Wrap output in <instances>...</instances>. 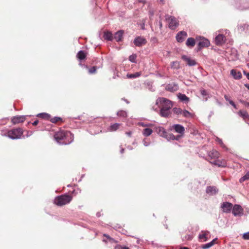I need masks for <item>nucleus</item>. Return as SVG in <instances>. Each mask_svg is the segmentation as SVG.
I'll return each instance as SVG.
<instances>
[{"label":"nucleus","mask_w":249,"mask_h":249,"mask_svg":"<svg viewBox=\"0 0 249 249\" xmlns=\"http://www.w3.org/2000/svg\"><path fill=\"white\" fill-rule=\"evenodd\" d=\"M178 97L180 101L185 103H188L189 101V98L184 94L179 93Z\"/></svg>","instance_id":"26"},{"label":"nucleus","mask_w":249,"mask_h":249,"mask_svg":"<svg viewBox=\"0 0 249 249\" xmlns=\"http://www.w3.org/2000/svg\"><path fill=\"white\" fill-rule=\"evenodd\" d=\"M72 197L67 194L62 195L56 197L54 199V203L57 206H62L69 203Z\"/></svg>","instance_id":"4"},{"label":"nucleus","mask_w":249,"mask_h":249,"mask_svg":"<svg viewBox=\"0 0 249 249\" xmlns=\"http://www.w3.org/2000/svg\"><path fill=\"white\" fill-rule=\"evenodd\" d=\"M156 131L160 137L165 138L168 141L178 140L179 137H175V136L173 134L168 133L162 127L159 126L157 127Z\"/></svg>","instance_id":"5"},{"label":"nucleus","mask_w":249,"mask_h":249,"mask_svg":"<svg viewBox=\"0 0 249 249\" xmlns=\"http://www.w3.org/2000/svg\"><path fill=\"white\" fill-rule=\"evenodd\" d=\"M239 114L241 116H242L243 118L244 119L249 118V115L248 114V112L246 111L240 110L239 112Z\"/></svg>","instance_id":"32"},{"label":"nucleus","mask_w":249,"mask_h":249,"mask_svg":"<svg viewBox=\"0 0 249 249\" xmlns=\"http://www.w3.org/2000/svg\"><path fill=\"white\" fill-rule=\"evenodd\" d=\"M210 45V42L208 39L203 37L201 38L197 45L198 50H200L202 48L204 47H208Z\"/></svg>","instance_id":"11"},{"label":"nucleus","mask_w":249,"mask_h":249,"mask_svg":"<svg viewBox=\"0 0 249 249\" xmlns=\"http://www.w3.org/2000/svg\"><path fill=\"white\" fill-rule=\"evenodd\" d=\"M196 44L195 40L194 38L192 37H189L187 39L186 42V45L187 46L189 47H193Z\"/></svg>","instance_id":"24"},{"label":"nucleus","mask_w":249,"mask_h":249,"mask_svg":"<svg viewBox=\"0 0 249 249\" xmlns=\"http://www.w3.org/2000/svg\"><path fill=\"white\" fill-rule=\"evenodd\" d=\"M96 71V67L95 66L92 67L89 70V72L90 74H92L95 72Z\"/></svg>","instance_id":"43"},{"label":"nucleus","mask_w":249,"mask_h":249,"mask_svg":"<svg viewBox=\"0 0 249 249\" xmlns=\"http://www.w3.org/2000/svg\"><path fill=\"white\" fill-rule=\"evenodd\" d=\"M156 104L160 108V115L163 117H167L170 114V110L173 107L172 102L164 97L158 98Z\"/></svg>","instance_id":"1"},{"label":"nucleus","mask_w":249,"mask_h":249,"mask_svg":"<svg viewBox=\"0 0 249 249\" xmlns=\"http://www.w3.org/2000/svg\"><path fill=\"white\" fill-rule=\"evenodd\" d=\"M193 236L191 235H187L184 237L183 239L186 240H190L192 239Z\"/></svg>","instance_id":"48"},{"label":"nucleus","mask_w":249,"mask_h":249,"mask_svg":"<svg viewBox=\"0 0 249 249\" xmlns=\"http://www.w3.org/2000/svg\"><path fill=\"white\" fill-rule=\"evenodd\" d=\"M104 235V236H106L107 238L108 242H109L110 243H113L116 242L115 240L114 239L111 238L109 235L106 234H105Z\"/></svg>","instance_id":"42"},{"label":"nucleus","mask_w":249,"mask_h":249,"mask_svg":"<svg viewBox=\"0 0 249 249\" xmlns=\"http://www.w3.org/2000/svg\"><path fill=\"white\" fill-rule=\"evenodd\" d=\"M248 179H249V171L248 172L245 176H244L239 179V181L240 183H242L245 180Z\"/></svg>","instance_id":"35"},{"label":"nucleus","mask_w":249,"mask_h":249,"mask_svg":"<svg viewBox=\"0 0 249 249\" xmlns=\"http://www.w3.org/2000/svg\"><path fill=\"white\" fill-rule=\"evenodd\" d=\"M164 0H160V2H162V3H164Z\"/></svg>","instance_id":"62"},{"label":"nucleus","mask_w":249,"mask_h":249,"mask_svg":"<svg viewBox=\"0 0 249 249\" xmlns=\"http://www.w3.org/2000/svg\"><path fill=\"white\" fill-rule=\"evenodd\" d=\"M233 206L231 203L225 202L222 204L221 208L224 213H230L232 209Z\"/></svg>","instance_id":"14"},{"label":"nucleus","mask_w":249,"mask_h":249,"mask_svg":"<svg viewBox=\"0 0 249 249\" xmlns=\"http://www.w3.org/2000/svg\"><path fill=\"white\" fill-rule=\"evenodd\" d=\"M124 148H121V151H120L121 153V154H123V152H124Z\"/></svg>","instance_id":"58"},{"label":"nucleus","mask_w":249,"mask_h":249,"mask_svg":"<svg viewBox=\"0 0 249 249\" xmlns=\"http://www.w3.org/2000/svg\"><path fill=\"white\" fill-rule=\"evenodd\" d=\"M201 94L203 96H206L208 95V93L206 90L205 89H201L200 90Z\"/></svg>","instance_id":"49"},{"label":"nucleus","mask_w":249,"mask_h":249,"mask_svg":"<svg viewBox=\"0 0 249 249\" xmlns=\"http://www.w3.org/2000/svg\"><path fill=\"white\" fill-rule=\"evenodd\" d=\"M145 21H144L143 22V23L141 25V28L142 29V30H144L145 29L144 27H145Z\"/></svg>","instance_id":"54"},{"label":"nucleus","mask_w":249,"mask_h":249,"mask_svg":"<svg viewBox=\"0 0 249 249\" xmlns=\"http://www.w3.org/2000/svg\"><path fill=\"white\" fill-rule=\"evenodd\" d=\"M125 134L129 137H131V135L132 134L131 131L126 132Z\"/></svg>","instance_id":"53"},{"label":"nucleus","mask_w":249,"mask_h":249,"mask_svg":"<svg viewBox=\"0 0 249 249\" xmlns=\"http://www.w3.org/2000/svg\"><path fill=\"white\" fill-rule=\"evenodd\" d=\"M219 156V153L215 150H212L208 153V157L211 160H215L217 159Z\"/></svg>","instance_id":"17"},{"label":"nucleus","mask_w":249,"mask_h":249,"mask_svg":"<svg viewBox=\"0 0 249 249\" xmlns=\"http://www.w3.org/2000/svg\"><path fill=\"white\" fill-rule=\"evenodd\" d=\"M123 34H124V32L122 30H120V31L117 32L115 34L114 38L116 40V41L118 42L122 40Z\"/></svg>","instance_id":"23"},{"label":"nucleus","mask_w":249,"mask_h":249,"mask_svg":"<svg viewBox=\"0 0 249 249\" xmlns=\"http://www.w3.org/2000/svg\"><path fill=\"white\" fill-rule=\"evenodd\" d=\"M60 119H61V118H59V117H54L51 120V121L53 123H55L57 122L59 120H60Z\"/></svg>","instance_id":"47"},{"label":"nucleus","mask_w":249,"mask_h":249,"mask_svg":"<svg viewBox=\"0 0 249 249\" xmlns=\"http://www.w3.org/2000/svg\"><path fill=\"white\" fill-rule=\"evenodd\" d=\"M171 85H168L167 87L168 89L171 91L176 90L178 89V87L177 85H174L173 87H171Z\"/></svg>","instance_id":"40"},{"label":"nucleus","mask_w":249,"mask_h":249,"mask_svg":"<svg viewBox=\"0 0 249 249\" xmlns=\"http://www.w3.org/2000/svg\"><path fill=\"white\" fill-rule=\"evenodd\" d=\"M216 239H217L216 238H215L211 242L202 245V248L203 249H208L210 248V247H211L212 246H213L214 245V242Z\"/></svg>","instance_id":"29"},{"label":"nucleus","mask_w":249,"mask_h":249,"mask_svg":"<svg viewBox=\"0 0 249 249\" xmlns=\"http://www.w3.org/2000/svg\"><path fill=\"white\" fill-rule=\"evenodd\" d=\"M54 139L60 144H69L73 140V135L70 131H60L54 136Z\"/></svg>","instance_id":"2"},{"label":"nucleus","mask_w":249,"mask_h":249,"mask_svg":"<svg viewBox=\"0 0 249 249\" xmlns=\"http://www.w3.org/2000/svg\"><path fill=\"white\" fill-rule=\"evenodd\" d=\"M38 123V121L37 120H36L35 121H34L32 124L33 125H36Z\"/></svg>","instance_id":"56"},{"label":"nucleus","mask_w":249,"mask_h":249,"mask_svg":"<svg viewBox=\"0 0 249 249\" xmlns=\"http://www.w3.org/2000/svg\"><path fill=\"white\" fill-rule=\"evenodd\" d=\"M225 36L222 34H218L215 37V43L217 45H221L225 42Z\"/></svg>","instance_id":"15"},{"label":"nucleus","mask_w":249,"mask_h":249,"mask_svg":"<svg viewBox=\"0 0 249 249\" xmlns=\"http://www.w3.org/2000/svg\"><path fill=\"white\" fill-rule=\"evenodd\" d=\"M231 74L235 79H240L242 77V74L239 71L232 69L231 71Z\"/></svg>","instance_id":"22"},{"label":"nucleus","mask_w":249,"mask_h":249,"mask_svg":"<svg viewBox=\"0 0 249 249\" xmlns=\"http://www.w3.org/2000/svg\"><path fill=\"white\" fill-rule=\"evenodd\" d=\"M138 124L140 126H143V127H147V126H150L152 125V124H145L142 122L139 123Z\"/></svg>","instance_id":"44"},{"label":"nucleus","mask_w":249,"mask_h":249,"mask_svg":"<svg viewBox=\"0 0 249 249\" xmlns=\"http://www.w3.org/2000/svg\"><path fill=\"white\" fill-rule=\"evenodd\" d=\"M165 19L171 30L175 29L178 26V21L174 17L167 15L165 16Z\"/></svg>","instance_id":"9"},{"label":"nucleus","mask_w":249,"mask_h":249,"mask_svg":"<svg viewBox=\"0 0 249 249\" xmlns=\"http://www.w3.org/2000/svg\"><path fill=\"white\" fill-rule=\"evenodd\" d=\"M173 112L177 115H182L183 110L180 108L174 107L173 109Z\"/></svg>","instance_id":"36"},{"label":"nucleus","mask_w":249,"mask_h":249,"mask_svg":"<svg viewBox=\"0 0 249 249\" xmlns=\"http://www.w3.org/2000/svg\"><path fill=\"white\" fill-rule=\"evenodd\" d=\"M229 103L235 108H236V105L234 104V103L231 101V100H229Z\"/></svg>","instance_id":"51"},{"label":"nucleus","mask_w":249,"mask_h":249,"mask_svg":"<svg viewBox=\"0 0 249 249\" xmlns=\"http://www.w3.org/2000/svg\"><path fill=\"white\" fill-rule=\"evenodd\" d=\"M212 164L217 166L218 167H225L226 163L225 160H219L216 159L215 160L210 161Z\"/></svg>","instance_id":"20"},{"label":"nucleus","mask_w":249,"mask_h":249,"mask_svg":"<svg viewBox=\"0 0 249 249\" xmlns=\"http://www.w3.org/2000/svg\"><path fill=\"white\" fill-rule=\"evenodd\" d=\"M215 140L216 142H217L218 143V144L223 148H226V146L225 145V144L223 143L221 139H220V138H218V137H216V139H215Z\"/></svg>","instance_id":"38"},{"label":"nucleus","mask_w":249,"mask_h":249,"mask_svg":"<svg viewBox=\"0 0 249 249\" xmlns=\"http://www.w3.org/2000/svg\"><path fill=\"white\" fill-rule=\"evenodd\" d=\"M152 130L149 128H145L143 129L142 131L143 135L145 137H148L150 136L152 133Z\"/></svg>","instance_id":"28"},{"label":"nucleus","mask_w":249,"mask_h":249,"mask_svg":"<svg viewBox=\"0 0 249 249\" xmlns=\"http://www.w3.org/2000/svg\"><path fill=\"white\" fill-rule=\"evenodd\" d=\"M156 131L160 137L165 138L168 141L178 140L179 137H175V136L173 134L168 133L162 127L159 126L157 127Z\"/></svg>","instance_id":"6"},{"label":"nucleus","mask_w":249,"mask_h":249,"mask_svg":"<svg viewBox=\"0 0 249 249\" xmlns=\"http://www.w3.org/2000/svg\"><path fill=\"white\" fill-rule=\"evenodd\" d=\"M237 58V53L235 54V57L233 59L234 60H235Z\"/></svg>","instance_id":"61"},{"label":"nucleus","mask_w":249,"mask_h":249,"mask_svg":"<svg viewBox=\"0 0 249 249\" xmlns=\"http://www.w3.org/2000/svg\"><path fill=\"white\" fill-rule=\"evenodd\" d=\"M246 87L249 90V84H246Z\"/></svg>","instance_id":"59"},{"label":"nucleus","mask_w":249,"mask_h":249,"mask_svg":"<svg viewBox=\"0 0 249 249\" xmlns=\"http://www.w3.org/2000/svg\"><path fill=\"white\" fill-rule=\"evenodd\" d=\"M169 130L171 131L175 130L176 132L178 133V135L175 136V137H179L178 140L183 136L185 131L184 127L179 124L172 125L170 127Z\"/></svg>","instance_id":"8"},{"label":"nucleus","mask_w":249,"mask_h":249,"mask_svg":"<svg viewBox=\"0 0 249 249\" xmlns=\"http://www.w3.org/2000/svg\"><path fill=\"white\" fill-rule=\"evenodd\" d=\"M244 74L246 75L247 78L249 79V73H247L246 71H244Z\"/></svg>","instance_id":"57"},{"label":"nucleus","mask_w":249,"mask_h":249,"mask_svg":"<svg viewBox=\"0 0 249 249\" xmlns=\"http://www.w3.org/2000/svg\"><path fill=\"white\" fill-rule=\"evenodd\" d=\"M180 249H189L187 247H182Z\"/></svg>","instance_id":"60"},{"label":"nucleus","mask_w":249,"mask_h":249,"mask_svg":"<svg viewBox=\"0 0 249 249\" xmlns=\"http://www.w3.org/2000/svg\"><path fill=\"white\" fill-rule=\"evenodd\" d=\"M187 36V34L186 32L183 31H180L176 35V40L178 42H182Z\"/></svg>","instance_id":"13"},{"label":"nucleus","mask_w":249,"mask_h":249,"mask_svg":"<svg viewBox=\"0 0 249 249\" xmlns=\"http://www.w3.org/2000/svg\"><path fill=\"white\" fill-rule=\"evenodd\" d=\"M209 234V232L208 231H201L199 234L198 238L201 242H205L208 240V235Z\"/></svg>","instance_id":"19"},{"label":"nucleus","mask_w":249,"mask_h":249,"mask_svg":"<svg viewBox=\"0 0 249 249\" xmlns=\"http://www.w3.org/2000/svg\"><path fill=\"white\" fill-rule=\"evenodd\" d=\"M37 116L42 118L45 119H48L50 117V115L46 113H39L37 115Z\"/></svg>","instance_id":"37"},{"label":"nucleus","mask_w":249,"mask_h":249,"mask_svg":"<svg viewBox=\"0 0 249 249\" xmlns=\"http://www.w3.org/2000/svg\"><path fill=\"white\" fill-rule=\"evenodd\" d=\"M171 67L173 69H178L179 68V63L178 61L172 62Z\"/></svg>","instance_id":"33"},{"label":"nucleus","mask_w":249,"mask_h":249,"mask_svg":"<svg viewBox=\"0 0 249 249\" xmlns=\"http://www.w3.org/2000/svg\"><path fill=\"white\" fill-rule=\"evenodd\" d=\"M146 40L145 38L141 36H138L134 40V43L136 46H141L146 44Z\"/></svg>","instance_id":"16"},{"label":"nucleus","mask_w":249,"mask_h":249,"mask_svg":"<svg viewBox=\"0 0 249 249\" xmlns=\"http://www.w3.org/2000/svg\"><path fill=\"white\" fill-rule=\"evenodd\" d=\"M124 249H129L128 247H124Z\"/></svg>","instance_id":"64"},{"label":"nucleus","mask_w":249,"mask_h":249,"mask_svg":"<svg viewBox=\"0 0 249 249\" xmlns=\"http://www.w3.org/2000/svg\"><path fill=\"white\" fill-rule=\"evenodd\" d=\"M142 142L145 146H148L150 144V142L149 141H147L146 139H144L142 141Z\"/></svg>","instance_id":"46"},{"label":"nucleus","mask_w":249,"mask_h":249,"mask_svg":"<svg viewBox=\"0 0 249 249\" xmlns=\"http://www.w3.org/2000/svg\"><path fill=\"white\" fill-rule=\"evenodd\" d=\"M117 115L119 116L123 117H126L127 116V113L124 111H120L118 112Z\"/></svg>","instance_id":"39"},{"label":"nucleus","mask_w":249,"mask_h":249,"mask_svg":"<svg viewBox=\"0 0 249 249\" xmlns=\"http://www.w3.org/2000/svg\"><path fill=\"white\" fill-rule=\"evenodd\" d=\"M104 37L107 40H112L113 38L112 34L110 32H106L104 33Z\"/></svg>","instance_id":"30"},{"label":"nucleus","mask_w":249,"mask_h":249,"mask_svg":"<svg viewBox=\"0 0 249 249\" xmlns=\"http://www.w3.org/2000/svg\"><path fill=\"white\" fill-rule=\"evenodd\" d=\"M22 134L23 131L22 129L20 128L13 129L7 132H1V135L2 136H7L13 140L20 139Z\"/></svg>","instance_id":"3"},{"label":"nucleus","mask_w":249,"mask_h":249,"mask_svg":"<svg viewBox=\"0 0 249 249\" xmlns=\"http://www.w3.org/2000/svg\"><path fill=\"white\" fill-rule=\"evenodd\" d=\"M77 58L79 60L81 61L86 58V54L83 51H80L77 54Z\"/></svg>","instance_id":"27"},{"label":"nucleus","mask_w":249,"mask_h":249,"mask_svg":"<svg viewBox=\"0 0 249 249\" xmlns=\"http://www.w3.org/2000/svg\"><path fill=\"white\" fill-rule=\"evenodd\" d=\"M243 238L245 240H249V231L243 234Z\"/></svg>","instance_id":"45"},{"label":"nucleus","mask_w":249,"mask_h":249,"mask_svg":"<svg viewBox=\"0 0 249 249\" xmlns=\"http://www.w3.org/2000/svg\"><path fill=\"white\" fill-rule=\"evenodd\" d=\"M115 249H124V247H122L119 245H117L115 247Z\"/></svg>","instance_id":"52"},{"label":"nucleus","mask_w":249,"mask_h":249,"mask_svg":"<svg viewBox=\"0 0 249 249\" xmlns=\"http://www.w3.org/2000/svg\"><path fill=\"white\" fill-rule=\"evenodd\" d=\"M156 131L160 137L165 138L168 141L178 140L179 137H175V136L173 134L168 133L162 127L159 126L157 127Z\"/></svg>","instance_id":"7"},{"label":"nucleus","mask_w":249,"mask_h":249,"mask_svg":"<svg viewBox=\"0 0 249 249\" xmlns=\"http://www.w3.org/2000/svg\"><path fill=\"white\" fill-rule=\"evenodd\" d=\"M120 124L119 123H115L110 125V126L107 128L108 131H115L117 130Z\"/></svg>","instance_id":"25"},{"label":"nucleus","mask_w":249,"mask_h":249,"mask_svg":"<svg viewBox=\"0 0 249 249\" xmlns=\"http://www.w3.org/2000/svg\"><path fill=\"white\" fill-rule=\"evenodd\" d=\"M160 28L162 27V23L160 22Z\"/></svg>","instance_id":"63"},{"label":"nucleus","mask_w":249,"mask_h":249,"mask_svg":"<svg viewBox=\"0 0 249 249\" xmlns=\"http://www.w3.org/2000/svg\"><path fill=\"white\" fill-rule=\"evenodd\" d=\"M182 115V116L187 118H193L194 116V115L192 113H190L187 110H183Z\"/></svg>","instance_id":"31"},{"label":"nucleus","mask_w":249,"mask_h":249,"mask_svg":"<svg viewBox=\"0 0 249 249\" xmlns=\"http://www.w3.org/2000/svg\"><path fill=\"white\" fill-rule=\"evenodd\" d=\"M136 59V55L135 54L131 55L129 57V60L131 62L135 63Z\"/></svg>","instance_id":"41"},{"label":"nucleus","mask_w":249,"mask_h":249,"mask_svg":"<svg viewBox=\"0 0 249 249\" xmlns=\"http://www.w3.org/2000/svg\"><path fill=\"white\" fill-rule=\"evenodd\" d=\"M224 98L227 101L229 102V100H231L227 95H224Z\"/></svg>","instance_id":"55"},{"label":"nucleus","mask_w":249,"mask_h":249,"mask_svg":"<svg viewBox=\"0 0 249 249\" xmlns=\"http://www.w3.org/2000/svg\"><path fill=\"white\" fill-rule=\"evenodd\" d=\"M140 75L141 73L139 72H137L133 74H127L126 76L128 78H135L138 77Z\"/></svg>","instance_id":"34"},{"label":"nucleus","mask_w":249,"mask_h":249,"mask_svg":"<svg viewBox=\"0 0 249 249\" xmlns=\"http://www.w3.org/2000/svg\"><path fill=\"white\" fill-rule=\"evenodd\" d=\"M242 27L244 30H246V32H249V25H244Z\"/></svg>","instance_id":"50"},{"label":"nucleus","mask_w":249,"mask_h":249,"mask_svg":"<svg viewBox=\"0 0 249 249\" xmlns=\"http://www.w3.org/2000/svg\"><path fill=\"white\" fill-rule=\"evenodd\" d=\"M27 116L22 115V116H16L12 118V122L13 124H17L20 123H22L26 119Z\"/></svg>","instance_id":"12"},{"label":"nucleus","mask_w":249,"mask_h":249,"mask_svg":"<svg viewBox=\"0 0 249 249\" xmlns=\"http://www.w3.org/2000/svg\"><path fill=\"white\" fill-rule=\"evenodd\" d=\"M182 58L187 62V65L190 66H193L196 65V62L195 60L192 59L185 55L182 56Z\"/></svg>","instance_id":"21"},{"label":"nucleus","mask_w":249,"mask_h":249,"mask_svg":"<svg viewBox=\"0 0 249 249\" xmlns=\"http://www.w3.org/2000/svg\"><path fill=\"white\" fill-rule=\"evenodd\" d=\"M206 192L208 194L213 196L218 193V189L215 186H208L206 188Z\"/></svg>","instance_id":"18"},{"label":"nucleus","mask_w":249,"mask_h":249,"mask_svg":"<svg viewBox=\"0 0 249 249\" xmlns=\"http://www.w3.org/2000/svg\"><path fill=\"white\" fill-rule=\"evenodd\" d=\"M232 208V213L235 216H240L243 215V209L240 205L235 204Z\"/></svg>","instance_id":"10"}]
</instances>
